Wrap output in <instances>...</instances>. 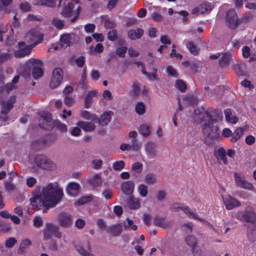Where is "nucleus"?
<instances>
[{
	"instance_id": "6ab92c4d",
	"label": "nucleus",
	"mask_w": 256,
	"mask_h": 256,
	"mask_svg": "<svg viewBox=\"0 0 256 256\" xmlns=\"http://www.w3.org/2000/svg\"><path fill=\"white\" fill-rule=\"evenodd\" d=\"M244 222L256 225V213L254 210H244Z\"/></svg>"
},
{
	"instance_id": "bf43d9fd",
	"label": "nucleus",
	"mask_w": 256,
	"mask_h": 256,
	"mask_svg": "<svg viewBox=\"0 0 256 256\" xmlns=\"http://www.w3.org/2000/svg\"><path fill=\"white\" fill-rule=\"evenodd\" d=\"M166 72L170 76L174 78H177L178 76L176 70L172 66L167 67Z\"/></svg>"
},
{
	"instance_id": "9d476101",
	"label": "nucleus",
	"mask_w": 256,
	"mask_h": 256,
	"mask_svg": "<svg viewBox=\"0 0 256 256\" xmlns=\"http://www.w3.org/2000/svg\"><path fill=\"white\" fill-rule=\"evenodd\" d=\"M235 182L237 186L241 188L252 190L254 187L253 184L246 180L244 175L236 172L234 174Z\"/></svg>"
},
{
	"instance_id": "b1692460",
	"label": "nucleus",
	"mask_w": 256,
	"mask_h": 256,
	"mask_svg": "<svg viewBox=\"0 0 256 256\" xmlns=\"http://www.w3.org/2000/svg\"><path fill=\"white\" fill-rule=\"evenodd\" d=\"M98 93L96 90H93L90 91L87 94L84 99V107L86 108H89L92 103V98L95 97Z\"/></svg>"
},
{
	"instance_id": "680f3d73",
	"label": "nucleus",
	"mask_w": 256,
	"mask_h": 256,
	"mask_svg": "<svg viewBox=\"0 0 256 256\" xmlns=\"http://www.w3.org/2000/svg\"><path fill=\"white\" fill-rule=\"evenodd\" d=\"M127 50V48L125 46H121L117 48L116 54L119 56L124 57L126 52Z\"/></svg>"
},
{
	"instance_id": "39448f33",
	"label": "nucleus",
	"mask_w": 256,
	"mask_h": 256,
	"mask_svg": "<svg viewBox=\"0 0 256 256\" xmlns=\"http://www.w3.org/2000/svg\"><path fill=\"white\" fill-rule=\"evenodd\" d=\"M170 209L171 211L172 212H178L179 210H182L188 216H191V218H192L203 222L206 224H208V222L206 221L204 219L200 218L196 212L192 211L188 206H185L183 204L174 203L170 206Z\"/></svg>"
},
{
	"instance_id": "e2e57ef3",
	"label": "nucleus",
	"mask_w": 256,
	"mask_h": 256,
	"mask_svg": "<svg viewBox=\"0 0 256 256\" xmlns=\"http://www.w3.org/2000/svg\"><path fill=\"white\" fill-rule=\"evenodd\" d=\"M46 226L52 234H53L58 228V227L57 226L50 223L46 224Z\"/></svg>"
},
{
	"instance_id": "8fccbe9b",
	"label": "nucleus",
	"mask_w": 256,
	"mask_h": 256,
	"mask_svg": "<svg viewBox=\"0 0 256 256\" xmlns=\"http://www.w3.org/2000/svg\"><path fill=\"white\" fill-rule=\"evenodd\" d=\"M131 149L134 151H137L141 148V144L137 139H132L130 144Z\"/></svg>"
},
{
	"instance_id": "7c9ffc66",
	"label": "nucleus",
	"mask_w": 256,
	"mask_h": 256,
	"mask_svg": "<svg viewBox=\"0 0 256 256\" xmlns=\"http://www.w3.org/2000/svg\"><path fill=\"white\" fill-rule=\"evenodd\" d=\"M225 205L228 210H231L234 207L240 206V202L237 199L230 196V199L226 202V203L225 202Z\"/></svg>"
},
{
	"instance_id": "72a5a7b5",
	"label": "nucleus",
	"mask_w": 256,
	"mask_h": 256,
	"mask_svg": "<svg viewBox=\"0 0 256 256\" xmlns=\"http://www.w3.org/2000/svg\"><path fill=\"white\" fill-rule=\"evenodd\" d=\"M80 116L85 120H91L96 122L97 120V116L96 114H92L87 110H82L80 112Z\"/></svg>"
},
{
	"instance_id": "864d4df0",
	"label": "nucleus",
	"mask_w": 256,
	"mask_h": 256,
	"mask_svg": "<svg viewBox=\"0 0 256 256\" xmlns=\"http://www.w3.org/2000/svg\"><path fill=\"white\" fill-rule=\"evenodd\" d=\"M53 235L56 238H62V240L64 242H68V236L65 234H62L59 230V228L55 232Z\"/></svg>"
},
{
	"instance_id": "6e6d98bb",
	"label": "nucleus",
	"mask_w": 256,
	"mask_h": 256,
	"mask_svg": "<svg viewBox=\"0 0 256 256\" xmlns=\"http://www.w3.org/2000/svg\"><path fill=\"white\" fill-rule=\"evenodd\" d=\"M52 24L58 28H62L64 26V21L56 18H54L52 20Z\"/></svg>"
},
{
	"instance_id": "2eb2a0df",
	"label": "nucleus",
	"mask_w": 256,
	"mask_h": 256,
	"mask_svg": "<svg viewBox=\"0 0 256 256\" xmlns=\"http://www.w3.org/2000/svg\"><path fill=\"white\" fill-rule=\"evenodd\" d=\"M19 50L14 52V56L16 58H22L28 56L30 51V48L26 46L24 42H19L18 44Z\"/></svg>"
},
{
	"instance_id": "37998d69",
	"label": "nucleus",
	"mask_w": 256,
	"mask_h": 256,
	"mask_svg": "<svg viewBox=\"0 0 256 256\" xmlns=\"http://www.w3.org/2000/svg\"><path fill=\"white\" fill-rule=\"evenodd\" d=\"M18 76H14L12 80V84H8L4 86V90L8 92L15 88L16 86L14 84H16L18 82Z\"/></svg>"
},
{
	"instance_id": "09e8293b",
	"label": "nucleus",
	"mask_w": 256,
	"mask_h": 256,
	"mask_svg": "<svg viewBox=\"0 0 256 256\" xmlns=\"http://www.w3.org/2000/svg\"><path fill=\"white\" fill-rule=\"evenodd\" d=\"M175 86L176 88L182 92H184L186 88V84L182 80H177L176 81Z\"/></svg>"
},
{
	"instance_id": "bb28decb",
	"label": "nucleus",
	"mask_w": 256,
	"mask_h": 256,
	"mask_svg": "<svg viewBox=\"0 0 256 256\" xmlns=\"http://www.w3.org/2000/svg\"><path fill=\"white\" fill-rule=\"evenodd\" d=\"M225 119L226 121L232 124H236L238 122V118L234 115L232 114V112L230 109L225 110Z\"/></svg>"
},
{
	"instance_id": "f03ea898",
	"label": "nucleus",
	"mask_w": 256,
	"mask_h": 256,
	"mask_svg": "<svg viewBox=\"0 0 256 256\" xmlns=\"http://www.w3.org/2000/svg\"><path fill=\"white\" fill-rule=\"evenodd\" d=\"M202 118L204 134L211 139L216 138L219 135V128L222 125V112L220 110H216L204 114Z\"/></svg>"
},
{
	"instance_id": "4c0bfd02",
	"label": "nucleus",
	"mask_w": 256,
	"mask_h": 256,
	"mask_svg": "<svg viewBox=\"0 0 256 256\" xmlns=\"http://www.w3.org/2000/svg\"><path fill=\"white\" fill-rule=\"evenodd\" d=\"M138 132L140 134L145 137L148 136L150 133V126L145 124L140 126Z\"/></svg>"
},
{
	"instance_id": "20e7f679",
	"label": "nucleus",
	"mask_w": 256,
	"mask_h": 256,
	"mask_svg": "<svg viewBox=\"0 0 256 256\" xmlns=\"http://www.w3.org/2000/svg\"><path fill=\"white\" fill-rule=\"evenodd\" d=\"M80 6L78 0H72L64 8L61 14L65 17L76 18L79 14Z\"/></svg>"
},
{
	"instance_id": "7ed1b4c3",
	"label": "nucleus",
	"mask_w": 256,
	"mask_h": 256,
	"mask_svg": "<svg viewBox=\"0 0 256 256\" xmlns=\"http://www.w3.org/2000/svg\"><path fill=\"white\" fill-rule=\"evenodd\" d=\"M34 164L40 168L52 172L57 169V165L46 155L37 154L34 157Z\"/></svg>"
},
{
	"instance_id": "774afa93",
	"label": "nucleus",
	"mask_w": 256,
	"mask_h": 256,
	"mask_svg": "<svg viewBox=\"0 0 256 256\" xmlns=\"http://www.w3.org/2000/svg\"><path fill=\"white\" fill-rule=\"evenodd\" d=\"M36 182V180L33 178L30 177L26 180V185L32 188Z\"/></svg>"
},
{
	"instance_id": "6e6552de",
	"label": "nucleus",
	"mask_w": 256,
	"mask_h": 256,
	"mask_svg": "<svg viewBox=\"0 0 256 256\" xmlns=\"http://www.w3.org/2000/svg\"><path fill=\"white\" fill-rule=\"evenodd\" d=\"M63 79V72L60 68L54 70L51 78L50 86L52 88H57L62 82Z\"/></svg>"
},
{
	"instance_id": "69168bd1",
	"label": "nucleus",
	"mask_w": 256,
	"mask_h": 256,
	"mask_svg": "<svg viewBox=\"0 0 256 256\" xmlns=\"http://www.w3.org/2000/svg\"><path fill=\"white\" fill-rule=\"evenodd\" d=\"M16 242V240L14 238H10L6 241V246L7 248H12Z\"/></svg>"
},
{
	"instance_id": "c85d7f7f",
	"label": "nucleus",
	"mask_w": 256,
	"mask_h": 256,
	"mask_svg": "<svg viewBox=\"0 0 256 256\" xmlns=\"http://www.w3.org/2000/svg\"><path fill=\"white\" fill-rule=\"evenodd\" d=\"M127 206L132 210H136L140 207V202L139 200L132 196L128 200Z\"/></svg>"
},
{
	"instance_id": "473e14b6",
	"label": "nucleus",
	"mask_w": 256,
	"mask_h": 256,
	"mask_svg": "<svg viewBox=\"0 0 256 256\" xmlns=\"http://www.w3.org/2000/svg\"><path fill=\"white\" fill-rule=\"evenodd\" d=\"M154 224L158 226L166 228L170 225V222L166 221L164 218L157 216L154 220Z\"/></svg>"
},
{
	"instance_id": "052dcab7",
	"label": "nucleus",
	"mask_w": 256,
	"mask_h": 256,
	"mask_svg": "<svg viewBox=\"0 0 256 256\" xmlns=\"http://www.w3.org/2000/svg\"><path fill=\"white\" fill-rule=\"evenodd\" d=\"M117 38V32L116 30H110L108 34V38L110 40H114Z\"/></svg>"
},
{
	"instance_id": "f3484780",
	"label": "nucleus",
	"mask_w": 256,
	"mask_h": 256,
	"mask_svg": "<svg viewBox=\"0 0 256 256\" xmlns=\"http://www.w3.org/2000/svg\"><path fill=\"white\" fill-rule=\"evenodd\" d=\"M212 5L210 3H204L192 10L193 14H204L209 12L212 9Z\"/></svg>"
},
{
	"instance_id": "c03bdc74",
	"label": "nucleus",
	"mask_w": 256,
	"mask_h": 256,
	"mask_svg": "<svg viewBox=\"0 0 256 256\" xmlns=\"http://www.w3.org/2000/svg\"><path fill=\"white\" fill-rule=\"evenodd\" d=\"M143 166L141 162H136L132 166V170L136 174H140L142 170Z\"/></svg>"
},
{
	"instance_id": "dca6fc26",
	"label": "nucleus",
	"mask_w": 256,
	"mask_h": 256,
	"mask_svg": "<svg viewBox=\"0 0 256 256\" xmlns=\"http://www.w3.org/2000/svg\"><path fill=\"white\" fill-rule=\"evenodd\" d=\"M16 102V96H11L9 98L5 100L2 102L1 112L4 114H8L13 108L14 104Z\"/></svg>"
},
{
	"instance_id": "cd10ccee",
	"label": "nucleus",
	"mask_w": 256,
	"mask_h": 256,
	"mask_svg": "<svg viewBox=\"0 0 256 256\" xmlns=\"http://www.w3.org/2000/svg\"><path fill=\"white\" fill-rule=\"evenodd\" d=\"M143 30L140 28L136 30H130L128 32V37L131 40L140 38L143 34Z\"/></svg>"
},
{
	"instance_id": "c9c22d12",
	"label": "nucleus",
	"mask_w": 256,
	"mask_h": 256,
	"mask_svg": "<svg viewBox=\"0 0 256 256\" xmlns=\"http://www.w3.org/2000/svg\"><path fill=\"white\" fill-rule=\"evenodd\" d=\"M33 4L36 5H43L50 7L55 5L54 0H34Z\"/></svg>"
},
{
	"instance_id": "5701e85b",
	"label": "nucleus",
	"mask_w": 256,
	"mask_h": 256,
	"mask_svg": "<svg viewBox=\"0 0 256 256\" xmlns=\"http://www.w3.org/2000/svg\"><path fill=\"white\" fill-rule=\"evenodd\" d=\"M122 232V226L121 224L111 226L106 229V232L114 236H120Z\"/></svg>"
},
{
	"instance_id": "393cba45",
	"label": "nucleus",
	"mask_w": 256,
	"mask_h": 256,
	"mask_svg": "<svg viewBox=\"0 0 256 256\" xmlns=\"http://www.w3.org/2000/svg\"><path fill=\"white\" fill-rule=\"evenodd\" d=\"M110 112H106L101 116L100 118L97 116V120H96L95 122L99 124L100 126L107 125L110 122Z\"/></svg>"
},
{
	"instance_id": "5fc2aeb1",
	"label": "nucleus",
	"mask_w": 256,
	"mask_h": 256,
	"mask_svg": "<svg viewBox=\"0 0 256 256\" xmlns=\"http://www.w3.org/2000/svg\"><path fill=\"white\" fill-rule=\"evenodd\" d=\"M4 184L6 190L8 192H13L16 190V186L11 182H5Z\"/></svg>"
},
{
	"instance_id": "423d86ee",
	"label": "nucleus",
	"mask_w": 256,
	"mask_h": 256,
	"mask_svg": "<svg viewBox=\"0 0 256 256\" xmlns=\"http://www.w3.org/2000/svg\"><path fill=\"white\" fill-rule=\"evenodd\" d=\"M26 66L28 70L32 68V76L34 79H38L42 76V64L39 60L31 58L26 62Z\"/></svg>"
},
{
	"instance_id": "ea45409f",
	"label": "nucleus",
	"mask_w": 256,
	"mask_h": 256,
	"mask_svg": "<svg viewBox=\"0 0 256 256\" xmlns=\"http://www.w3.org/2000/svg\"><path fill=\"white\" fill-rule=\"evenodd\" d=\"M92 198L91 196H84L76 200L74 202L76 206L84 204L86 202L92 201Z\"/></svg>"
},
{
	"instance_id": "0eeeda50",
	"label": "nucleus",
	"mask_w": 256,
	"mask_h": 256,
	"mask_svg": "<svg viewBox=\"0 0 256 256\" xmlns=\"http://www.w3.org/2000/svg\"><path fill=\"white\" fill-rule=\"evenodd\" d=\"M26 40L32 46L36 45L42 41L43 35L36 29H32L26 34Z\"/></svg>"
},
{
	"instance_id": "79ce46f5",
	"label": "nucleus",
	"mask_w": 256,
	"mask_h": 256,
	"mask_svg": "<svg viewBox=\"0 0 256 256\" xmlns=\"http://www.w3.org/2000/svg\"><path fill=\"white\" fill-rule=\"evenodd\" d=\"M32 244L31 240L28 238L24 239L20 244V250L24 252V250L28 248Z\"/></svg>"
},
{
	"instance_id": "de8ad7c7",
	"label": "nucleus",
	"mask_w": 256,
	"mask_h": 256,
	"mask_svg": "<svg viewBox=\"0 0 256 256\" xmlns=\"http://www.w3.org/2000/svg\"><path fill=\"white\" fill-rule=\"evenodd\" d=\"M126 220L127 222V224L124 226V228L125 229L134 230H137L138 226L134 224V222L132 220L127 218Z\"/></svg>"
},
{
	"instance_id": "1a4fd4ad",
	"label": "nucleus",
	"mask_w": 256,
	"mask_h": 256,
	"mask_svg": "<svg viewBox=\"0 0 256 256\" xmlns=\"http://www.w3.org/2000/svg\"><path fill=\"white\" fill-rule=\"evenodd\" d=\"M226 22L228 24V26L232 30H234L238 24L239 19L235 10L232 9L228 10L225 16Z\"/></svg>"
},
{
	"instance_id": "0e129e2a",
	"label": "nucleus",
	"mask_w": 256,
	"mask_h": 256,
	"mask_svg": "<svg viewBox=\"0 0 256 256\" xmlns=\"http://www.w3.org/2000/svg\"><path fill=\"white\" fill-rule=\"evenodd\" d=\"M245 141L247 144L251 146L255 142L256 138L253 136L249 135L246 136Z\"/></svg>"
},
{
	"instance_id": "a19ab883",
	"label": "nucleus",
	"mask_w": 256,
	"mask_h": 256,
	"mask_svg": "<svg viewBox=\"0 0 256 256\" xmlns=\"http://www.w3.org/2000/svg\"><path fill=\"white\" fill-rule=\"evenodd\" d=\"M139 194L142 197H146L148 194V186L144 184H140L138 188Z\"/></svg>"
},
{
	"instance_id": "3c124183",
	"label": "nucleus",
	"mask_w": 256,
	"mask_h": 256,
	"mask_svg": "<svg viewBox=\"0 0 256 256\" xmlns=\"http://www.w3.org/2000/svg\"><path fill=\"white\" fill-rule=\"evenodd\" d=\"M104 47L102 44H98L94 48L90 47V52L91 54H94V52H102L103 51Z\"/></svg>"
},
{
	"instance_id": "aec40b11",
	"label": "nucleus",
	"mask_w": 256,
	"mask_h": 256,
	"mask_svg": "<svg viewBox=\"0 0 256 256\" xmlns=\"http://www.w3.org/2000/svg\"><path fill=\"white\" fill-rule=\"evenodd\" d=\"M73 34H64L61 36L60 44L62 47L66 48L70 46L74 42L73 40Z\"/></svg>"
},
{
	"instance_id": "412c9836",
	"label": "nucleus",
	"mask_w": 256,
	"mask_h": 256,
	"mask_svg": "<svg viewBox=\"0 0 256 256\" xmlns=\"http://www.w3.org/2000/svg\"><path fill=\"white\" fill-rule=\"evenodd\" d=\"M52 121L50 116H42L39 120L40 126L44 129L49 130L52 128Z\"/></svg>"
},
{
	"instance_id": "9b49d317",
	"label": "nucleus",
	"mask_w": 256,
	"mask_h": 256,
	"mask_svg": "<svg viewBox=\"0 0 256 256\" xmlns=\"http://www.w3.org/2000/svg\"><path fill=\"white\" fill-rule=\"evenodd\" d=\"M76 248L77 252L82 256H96L88 242L82 244H78L76 246Z\"/></svg>"
},
{
	"instance_id": "f8f14e48",
	"label": "nucleus",
	"mask_w": 256,
	"mask_h": 256,
	"mask_svg": "<svg viewBox=\"0 0 256 256\" xmlns=\"http://www.w3.org/2000/svg\"><path fill=\"white\" fill-rule=\"evenodd\" d=\"M146 155L149 159H152L158 155L157 146L154 142H147L144 146Z\"/></svg>"
},
{
	"instance_id": "603ef678",
	"label": "nucleus",
	"mask_w": 256,
	"mask_h": 256,
	"mask_svg": "<svg viewBox=\"0 0 256 256\" xmlns=\"http://www.w3.org/2000/svg\"><path fill=\"white\" fill-rule=\"evenodd\" d=\"M252 19V16L250 13H246L242 18L239 19L238 24L240 23H246Z\"/></svg>"
},
{
	"instance_id": "a878e982",
	"label": "nucleus",
	"mask_w": 256,
	"mask_h": 256,
	"mask_svg": "<svg viewBox=\"0 0 256 256\" xmlns=\"http://www.w3.org/2000/svg\"><path fill=\"white\" fill-rule=\"evenodd\" d=\"M214 156L219 164L224 162V148L216 146L214 150Z\"/></svg>"
},
{
	"instance_id": "a211bd4d",
	"label": "nucleus",
	"mask_w": 256,
	"mask_h": 256,
	"mask_svg": "<svg viewBox=\"0 0 256 256\" xmlns=\"http://www.w3.org/2000/svg\"><path fill=\"white\" fill-rule=\"evenodd\" d=\"M134 184L132 180L124 182L121 184V190L123 194L130 195L134 192Z\"/></svg>"
},
{
	"instance_id": "f257e3e1",
	"label": "nucleus",
	"mask_w": 256,
	"mask_h": 256,
	"mask_svg": "<svg viewBox=\"0 0 256 256\" xmlns=\"http://www.w3.org/2000/svg\"><path fill=\"white\" fill-rule=\"evenodd\" d=\"M64 196L60 186L56 182H50L42 188L39 194L30 199V205L34 210L42 206L45 208L43 212H46L48 210L58 204Z\"/></svg>"
},
{
	"instance_id": "ddd939ff",
	"label": "nucleus",
	"mask_w": 256,
	"mask_h": 256,
	"mask_svg": "<svg viewBox=\"0 0 256 256\" xmlns=\"http://www.w3.org/2000/svg\"><path fill=\"white\" fill-rule=\"evenodd\" d=\"M58 221L60 226L63 228H68L72 222V216L68 214L62 212L58 214Z\"/></svg>"
},
{
	"instance_id": "f704fd0d",
	"label": "nucleus",
	"mask_w": 256,
	"mask_h": 256,
	"mask_svg": "<svg viewBox=\"0 0 256 256\" xmlns=\"http://www.w3.org/2000/svg\"><path fill=\"white\" fill-rule=\"evenodd\" d=\"M90 184L94 188L100 186L102 184L101 177L100 174H95L90 180Z\"/></svg>"
},
{
	"instance_id": "58836bf2",
	"label": "nucleus",
	"mask_w": 256,
	"mask_h": 256,
	"mask_svg": "<svg viewBox=\"0 0 256 256\" xmlns=\"http://www.w3.org/2000/svg\"><path fill=\"white\" fill-rule=\"evenodd\" d=\"M135 110L136 112L140 115L144 114L146 112L145 104L142 102H138L135 106Z\"/></svg>"
},
{
	"instance_id": "13d9d810",
	"label": "nucleus",
	"mask_w": 256,
	"mask_h": 256,
	"mask_svg": "<svg viewBox=\"0 0 256 256\" xmlns=\"http://www.w3.org/2000/svg\"><path fill=\"white\" fill-rule=\"evenodd\" d=\"M220 57V65L221 66H222L223 58H224V54H221L220 53L218 52L216 54L210 55V58L212 60L217 59V58H219Z\"/></svg>"
},
{
	"instance_id": "2f4dec72",
	"label": "nucleus",
	"mask_w": 256,
	"mask_h": 256,
	"mask_svg": "<svg viewBox=\"0 0 256 256\" xmlns=\"http://www.w3.org/2000/svg\"><path fill=\"white\" fill-rule=\"evenodd\" d=\"M244 133V128L241 127L236 128L232 134L231 138V142H237L243 136Z\"/></svg>"
},
{
	"instance_id": "e433bc0d",
	"label": "nucleus",
	"mask_w": 256,
	"mask_h": 256,
	"mask_svg": "<svg viewBox=\"0 0 256 256\" xmlns=\"http://www.w3.org/2000/svg\"><path fill=\"white\" fill-rule=\"evenodd\" d=\"M185 242L188 246L192 248V250H194L197 243L196 238L192 236H186L185 238Z\"/></svg>"
},
{
	"instance_id": "c756f323",
	"label": "nucleus",
	"mask_w": 256,
	"mask_h": 256,
	"mask_svg": "<svg viewBox=\"0 0 256 256\" xmlns=\"http://www.w3.org/2000/svg\"><path fill=\"white\" fill-rule=\"evenodd\" d=\"M159 180L158 176L154 174H148L144 178V182L148 184H153Z\"/></svg>"
},
{
	"instance_id": "4be33fe9",
	"label": "nucleus",
	"mask_w": 256,
	"mask_h": 256,
	"mask_svg": "<svg viewBox=\"0 0 256 256\" xmlns=\"http://www.w3.org/2000/svg\"><path fill=\"white\" fill-rule=\"evenodd\" d=\"M76 125L86 132L93 131L96 127L94 122H90L80 121L77 122Z\"/></svg>"
},
{
	"instance_id": "338daca9",
	"label": "nucleus",
	"mask_w": 256,
	"mask_h": 256,
	"mask_svg": "<svg viewBox=\"0 0 256 256\" xmlns=\"http://www.w3.org/2000/svg\"><path fill=\"white\" fill-rule=\"evenodd\" d=\"M56 128L62 132H66L67 131V126L64 124H62L60 122H56Z\"/></svg>"
},
{
	"instance_id": "a18cd8bd",
	"label": "nucleus",
	"mask_w": 256,
	"mask_h": 256,
	"mask_svg": "<svg viewBox=\"0 0 256 256\" xmlns=\"http://www.w3.org/2000/svg\"><path fill=\"white\" fill-rule=\"evenodd\" d=\"M125 166V164L123 160L115 162L112 164V168L115 170L120 171L122 170Z\"/></svg>"
},
{
	"instance_id": "4468645a",
	"label": "nucleus",
	"mask_w": 256,
	"mask_h": 256,
	"mask_svg": "<svg viewBox=\"0 0 256 256\" xmlns=\"http://www.w3.org/2000/svg\"><path fill=\"white\" fill-rule=\"evenodd\" d=\"M80 186L74 182H68L66 187V192L69 196L75 197L80 192Z\"/></svg>"
},
{
	"instance_id": "49530a36",
	"label": "nucleus",
	"mask_w": 256,
	"mask_h": 256,
	"mask_svg": "<svg viewBox=\"0 0 256 256\" xmlns=\"http://www.w3.org/2000/svg\"><path fill=\"white\" fill-rule=\"evenodd\" d=\"M186 48L190 50V52L194 54H197L198 52V49L197 46L191 42H188L186 44Z\"/></svg>"
},
{
	"instance_id": "4d7b16f0",
	"label": "nucleus",
	"mask_w": 256,
	"mask_h": 256,
	"mask_svg": "<svg viewBox=\"0 0 256 256\" xmlns=\"http://www.w3.org/2000/svg\"><path fill=\"white\" fill-rule=\"evenodd\" d=\"M92 166L94 168L100 169L102 164V161L100 159H94L92 160Z\"/></svg>"
}]
</instances>
